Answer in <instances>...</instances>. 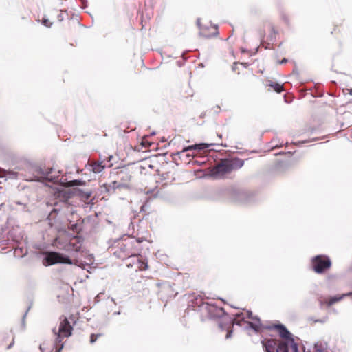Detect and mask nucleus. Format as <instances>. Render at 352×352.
<instances>
[{"label": "nucleus", "instance_id": "obj_1", "mask_svg": "<svg viewBox=\"0 0 352 352\" xmlns=\"http://www.w3.org/2000/svg\"><path fill=\"white\" fill-rule=\"evenodd\" d=\"M243 165L244 161L237 157L224 159L213 168L212 172L214 175L223 177L241 168Z\"/></svg>", "mask_w": 352, "mask_h": 352}, {"label": "nucleus", "instance_id": "obj_2", "mask_svg": "<svg viewBox=\"0 0 352 352\" xmlns=\"http://www.w3.org/2000/svg\"><path fill=\"white\" fill-rule=\"evenodd\" d=\"M311 265L316 273L324 274L331 267L332 262L328 256L320 254L311 258Z\"/></svg>", "mask_w": 352, "mask_h": 352}, {"label": "nucleus", "instance_id": "obj_3", "mask_svg": "<svg viewBox=\"0 0 352 352\" xmlns=\"http://www.w3.org/2000/svg\"><path fill=\"white\" fill-rule=\"evenodd\" d=\"M197 25L199 30V34L204 38H210L219 34L217 25H212L210 21L198 18Z\"/></svg>", "mask_w": 352, "mask_h": 352}, {"label": "nucleus", "instance_id": "obj_4", "mask_svg": "<svg viewBox=\"0 0 352 352\" xmlns=\"http://www.w3.org/2000/svg\"><path fill=\"white\" fill-rule=\"evenodd\" d=\"M73 328L71 326L69 322L68 321L67 318H64L63 320L60 323L58 332L56 333L55 330H54L55 334L57 336L56 337V348L55 352H60L62 349L63 344H61L60 346H58V344L62 342V336L63 337H69L72 334V331Z\"/></svg>", "mask_w": 352, "mask_h": 352}, {"label": "nucleus", "instance_id": "obj_5", "mask_svg": "<svg viewBox=\"0 0 352 352\" xmlns=\"http://www.w3.org/2000/svg\"><path fill=\"white\" fill-rule=\"evenodd\" d=\"M265 352H288V344L286 342L276 339H267L262 341Z\"/></svg>", "mask_w": 352, "mask_h": 352}, {"label": "nucleus", "instance_id": "obj_6", "mask_svg": "<svg viewBox=\"0 0 352 352\" xmlns=\"http://www.w3.org/2000/svg\"><path fill=\"white\" fill-rule=\"evenodd\" d=\"M45 257L43 260V264L45 266L56 263L72 264V260L63 254L56 252H48L45 253Z\"/></svg>", "mask_w": 352, "mask_h": 352}, {"label": "nucleus", "instance_id": "obj_7", "mask_svg": "<svg viewBox=\"0 0 352 352\" xmlns=\"http://www.w3.org/2000/svg\"><path fill=\"white\" fill-rule=\"evenodd\" d=\"M205 148L204 144H195L184 148L182 151L175 155H179V158L184 160L185 163H189L192 157L197 155L198 152Z\"/></svg>", "mask_w": 352, "mask_h": 352}, {"label": "nucleus", "instance_id": "obj_8", "mask_svg": "<svg viewBox=\"0 0 352 352\" xmlns=\"http://www.w3.org/2000/svg\"><path fill=\"white\" fill-rule=\"evenodd\" d=\"M140 243L138 240H125L120 246V250L124 253V256L127 257L135 256V254L140 252V248H137L136 245Z\"/></svg>", "mask_w": 352, "mask_h": 352}, {"label": "nucleus", "instance_id": "obj_9", "mask_svg": "<svg viewBox=\"0 0 352 352\" xmlns=\"http://www.w3.org/2000/svg\"><path fill=\"white\" fill-rule=\"evenodd\" d=\"M82 242L83 239L81 236H74L63 249L66 251L79 252L81 250Z\"/></svg>", "mask_w": 352, "mask_h": 352}, {"label": "nucleus", "instance_id": "obj_10", "mask_svg": "<svg viewBox=\"0 0 352 352\" xmlns=\"http://www.w3.org/2000/svg\"><path fill=\"white\" fill-rule=\"evenodd\" d=\"M14 344V338L12 333H4L0 336V345L9 349Z\"/></svg>", "mask_w": 352, "mask_h": 352}, {"label": "nucleus", "instance_id": "obj_11", "mask_svg": "<svg viewBox=\"0 0 352 352\" xmlns=\"http://www.w3.org/2000/svg\"><path fill=\"white\" fill-rule=\"evenodd\" d=\"M349 296H352V292H349L347 294H344L340 295V296H333V297L324 298L320 300V304L321 305H325L327 307H331L333 304L340 301L344 297Z\"/></svg>", "mask_w": 352, "mask_h": 352}, {"label": "nucleus", "instance_id": "obj_12", "mask_svg": "<svg viewBox=\"0 0 352 352\" xmlns=\"http://www.w3.org/2000/svg\"><path fill=\"white\" fill-rule=\"evenodd\" d=\"M133 257V259L135 260V267H136V271H143L148 269V262L145 259L142 258V256L138 252L137 254H135V256Z\"/></svg>", "mask_w": 352, "mask_h": 352}, {"label": "nucleus", "instance_id": "obj_13", "mask_svg": "<svg viewBox=\"0 0 352 352\" xmlns=\"http://www.w3.org/2000/svg\"><path fill=\"white\" fill-rule=\"evenodd\" d=\"M275 328L277 329L279 336L285 339L287 342H289V339L292 338L289 331L283 324L276 325Z\"/></svg>", "mask_w": 352, "mask_h": 352}, {"label": "nucleus", "instance_id": "obj_14", "mask_svg": "<svg viewBox=\"0 0 352 352\" xmlns=\"http://www.w3.org/2000/svg\"><path fill=\"white\" fill-rule=\"evenodd\" d=\"M248 324L252 329L257 332L261 331L263 328L260 319L257 316H255L253 320L248 322Z\"/></svg>", "mask_w": 352, "mask_h": 352}, {"label": "nucleus", "instance_id": "obj_15", "mask_svg": "<svg viewBox=\"0 0 352 352\" xmlns=\"http://www.w3.org/2000/svg\"><path fill=\"white\" fill-rule=\"evenodd\" d=\"M102 164H103L102 162H93L91 164L92 171L95 173H99L102 172L104 168V166Z\"/></svg>", "mask_w": 352, "mask_h": 352}, {"label": "nucleus", "instance_id": "obj_16", "mask_svg": "<svg viewBox=\"0 0 352 352\" xmlns=\"http://www.w3.org/2000/svg\"><path fill=\"white\" fill-rule=\"evenodd\" d=\"M208 311L209 312L212 313V311L215 312L216 316H221L225 314V311L223 308L221 307H217L214 305H210L208 306Z\"/></svg>", "mask_w": 352, "mask_h": 352}, {"label": "nucleus", "instance_id": "obj_17", "mask_svg": "<svg viewBox=\"0 0 352 352\" xmlns=\"http://www.w3.org/2000/svg\"><path fill=\"white\" fill-rule=\"evenodd\" d=\"M269 25L270 29V39L273 41L276 38L278 32L276 31V27L272 23H270Z\"/></svg>", "mask_w": 352, "mask_h": 352}, {"label": "nucleus", "instance_id": "obj_18", "mask_svg": "<svg viewBox=\"0 0 352 352\" xmlns=\"http://www.w3.org/2000/svg\"><path fill=\"white\" fill-rule=\"evenodd\" d=\"M286 342L288 345H290L292 352H298V344L294 342L293 338L289 339V341Z\"/></svg>", "mask_w": 352, "mask_h": 352}, {"label": "nucleus", "instance_id": "obj_19", "mask_svg": "<svg viewBox=\"0 0 352 352\" xmlns=\"http://www.w3.org/2000/svg\"><path fill=\"white\" fill-rule=\"evenodd\" d=\"M270 86H271L273 88V89L277 93H280L283 91V86L280 84L274 83L270 84Z\"/></svg>", "mask_w": 352, "mask_h": 352}, {"label": "nucleus", "instance_id": "obj_20", "mask_svg": "<svg viewBox=\"0 0 352 352\" xmlns=\"http://www.w3.org/2000/svg\"><path fill=\"white\" fill-rule=\"evenodd\" d=\"M129 259L126 261V265L128 268L135 267V260L133 257H128Z\"/></svg>", "mask_w": 352, "mask_h": 352}, {"label": "nucleus", "instance_id": "obj_21", "mask_svg": "<svg viewBox=\"0 0 352 352\" xmlns=\"http://www.w3.org/2000/svg\"><path fill=\"white\" fill-rule=\"evenodd\" d=\"M242 315L243 316L242 319L248 318L250 319V320H253V318L255 317L253 316L251 311H246L245 313L242 314Z\"/></svg>", "mask_w": 352, "mask_h": 352}, {"label": "nucleus", "instance_id": "obj_22", "mask_svg": "<svg viewBox=\"0 0 352 352\" xmlns=\"http://www.w3.org/2000/svg\"><path fill=\"white\" fill-rule=\"evenodd\" d=\"M102 336V333L91 334L90 336V342L91 344L94 343L97 340V339Z\"/></svg>", "mask_w": 352, "mask_h": 352}, {"label": "nucleus", "instance_id": "obj_23", "mask_svg": "<svg viewBox=\"0 0 352 352\" xmlns=\"http://www.w3.org/2000/svg\"><path fill=\"white\" fill-rule=\"evenodd\" d=\"M41 23L43 25L47 28H50L52 25V22H51L48 19L43 18Z\"/></svg>", "mask_w": 352, "mask_h": 352}, {"label": "nucleus", "instance_id": "obj_24", "mask_svg": "<svg viewBox=\"0 0 352 352\" xmlns=\"http://www.w3.org/2000/svg\"><path fill=\"white\" fill-rule=\"evenodd\" d=\"M152 144L150 143L146 140H142L141 145L142 148H144L145 150L147 149Z\"/></svg>", "mask_w": 352, "mask_h": 352}, {"label": "nucleus", "instance_id": "obj_25", "mask_svg": "<svg viewBox=\"0 0 352 352\" xmlns=\"http://www.w3.org/2000/svg\"><path fill=\"white\" fill-rule=\"evenodd\" d=\"M80 182L78 180H73V181H70L69 182V186H74L80 185Z\"/></svg>", "mask_w": 352, "mask_h": 352}, {"label": "nucleus", "instance_id": "obj_26", "mask_svg": "<svg viewBox=\"0 0 352 352\" xmlns=\"http://www.w3.org/2000/svg\"><path fill=\"white\" fill-rule=\"evenodd\" d=\"M232 333V329H228V331H227V333H226V338H230V337H231Z\"/></svg>", "mask_w": 352, "mask_h": 352}, {"label": "nucleus", "instance_id": "obj_27", "mask_svg": "<svg viewBox=\"0 0 352 352\" xmlns=\"http://www.w3.org/2000/svg\"><path fill=\"white\" fill-rule=\"evenodd\" d=\"M5 176V170L0 168V177Z\"/></svg>", "mask_w": 352, "mask_h": 352}, {"label": "nucleus", "instance_id": "obj_28", "mask_svg": "<svg viewBox=\"0 0 352 352\" xmlns=\"http://www.w3.org/2000/svg\"><path fill=\"white\" fill-rule=\"evenodd\" d=\"M346 91L350 95H352V89H347Z\"/></svg>", "mask_w": 352, "mask_h": 352}, {"label": "nucleus", "instance_id": "obj_29", "mask_svg": "<svg viewBox=\"0 0 352 352\" xmlns=\"http://www.w3.org/2000/svg\"><path fill=\"white\" fill-rule=\"evenodd\" d=\"M287 60L284 58L283 60H281L280 63H287Z\"/></svg>", "mask_w": 352, "mask_h": 352}, {"label": "nucleus", "instance_id": "obj_30", "mask_svg": "<svg viewBox=\"0 0 352 352\" xmlns=\"http://www.w3.org/2000/svg\"><path fill=\"white\" fill-rule=\"evenodd\" d=\"M234 321L235 323L238 324V322H236V319H234Z\"/></svg>", "mask_w": 352, "mask_h": 352}]
</instances>
